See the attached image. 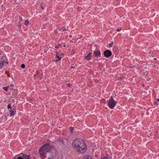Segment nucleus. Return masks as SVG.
<instances>
[{
    "label": "nucleus",
    "mask_w": 159,
    "mask_h": 159,
    "mask_svg": "<svg viewBox=\"0 0 159 159\" xmlns=\"http://www.w3.org/2000/svg\"><path fill=\"white\" fill-rule=\"evenodd\" d=\"M72 147L78 153H83L87 150L86 144L82 139L78 138L74 140L72 143Z\"/></svg>",
    "instance_id": "1"
},
{
    "label": "nucleus",
    "mask_w": 159,
    "mask_h": 159,
    "mask_svg": "<svg viewBox=\"0 0 159 159\" xmlns=\"http://www.w3.org/2000/svg\"><path fill=\"white\" fill-rule=\"evenodd\" d=\"M51 149V146L48 143H47L40 147L39 152L41 159L45 158L46 153L50 152Z\"/></svg>",
    "instance_id": "2"
},
{
    "label": "nucleus",
    "mask_w": 159,
    "mask_h": 159,
    "mask_svg": "<svg viewBox=\"0 0 159 159\" xmlns=\"http://www.w3.org/2000/svg\"><path fill=\"white\" fill-rule=\"evenodd\" d=\"M107 105L111 109H113L117 104V102L114 100L113 97L111 96L107 101Z\"/></svg>",
    "instance_id": "3"
},
{
    "label": "nucleus",
    "mask_w": 159,
    "mask_h": 159,
    "mask_svg": "<svg viewBox=\"0 0 159 159\" xmlns=\"http://www.w3.org/2000/svg\"><path fill=\"white\" fill-rule=\"evenodd\" d=\"M104 56L106 58H108L112 55V52L109 50H105L103 53Z\"/></svg>",
    "instance_id": "4"
},
{
    "label": "nucleus",
    "mask_w": 159,
    "mask_h": 159,
    "mask_svg": "<svg viewBox=\"0 0 159 159\" xmlns=\"http://www.w3.org/2000/svg\"><path fill=\"white\" fill-rule=\"evenodd\" d=\"M17 156H16L15 158L14 159H16ZM16 159H30V155L24 154L22 155V157H18Z\"/></svg>",
    "instance_id": "5"
},
{
    "label": "nucleus",
    "mask_w": 159,
    "mask_h": 159,
    "mask_svg": "<svg viewBox=\"0 0 159 159\" xmlns=\"http://www.w3.org/2000/svg\"><path fill=\"white\" fill-rule=\"evenodd\" d=\"M94 55L97 57H100L101 56V53L100 51L98 50L94 52Z\"/></svg>",
    "instance_id": "6"
},
{
    "label": "nucleus",
    "mask_w": 159,
    "mask_h": 159,
    "mask_svg": "<svg viewBox=\"0 0 159 159\" xmlns=\"http://www.w3.org/2000/svg\"><path fill=\"white\" fill-rule=\"evenodd\" d=\"M91 53H89L88 54V55L85 57V58L87 60L89 61L90 60L91 58Z\"/></svg>",
    "instance_id": "7"
},
{
    "label": "nucleus",
    "mask_w": 159,
    "mask_h": 159,
    "mask_svg": "<svg viewBox=\"0 0 159 159\" xmlns=\"http://www.w3.org/2000/svg\"><path fill=\"white\" fill-rule=\"evenodd\" d=\"M5 61L2 60L0 61V67H2L4 66V64L6 63Z\"/></svg>",
    "instance_id": "8"
},
{
    "label": "nucleus",
    "mask_w": 159,
    "mask_h": 159,
    "mask_svg": "<svg viewBox=\"0 0 159 159\" xmlns=\"http://www.w3.org/2000/svg\"><path fill=\"white\" fill-rule=\"evenodd\" d=\"M56 57H55L58 58V60H60L61 58V57H59L58 55V53L57 51H56Z\"/></svg>",
    "instance_id": "9"
},
{
    "label": "nucleus",
    "mask_w": 159,
    "mask_h": 159,
    "mask_svg": "<svg viewBox=\"0 0 159 159\" xmlns=\"http://www.w3.org/2000/svg\"><path fill=\"white\" fill-rule=\"evenodd\" d=\"M15 111H11V112H10V116L11 117L12 116L14 115L15 114Z\"/></svg>",
    "instance_id": "10"
},
{
    "label": "nucleus",
    "mask_w": 159,
    "mask_h": 159,
    "mask_svg": "<svg viewBox=\"0 0 159 159\" xmlns=\"http://www.w3.org/2000/svg\"><path fill=\"white\" fill-rule=\"evenodd\" d=\"M84 159H92L91 157L89 156H87L84 157Z\"/></svg>",
    "instance_id": "11"
},
{
    "label": "nucleus",
    "mask_w": 159,
    "mask_h": 159,
    "mask_svg": "<svg viewBox=\"0 0 159 159\" xmlns=\"http://www.w3.org/2000/svg\"><path fill=\"white\" fill-rule=\"evenodd\" d=\"M9 88V86L8 87H3V89L4 90L6 91H7V89Z\"/></svg>",
    "instance_id": "12"
},
{
    "label": "nucleus",
    "mask_w": 159,
    "mask_h": 159,
    "mask_svg": "<svg viewBox=\"0 0 159 159\" xmlns=\"http://www.w3.org/2000/svg\"><path fill=\"white\" fill-rule=\"evenodd\" d=\"M74 127H70V130L71 133H73V131L74 130Z\"/></svg>",
    "instance_id": "13"
},
{
    "label": "nucleus",
    "mask_w": 159,
    "mask_h": 159,
    "mask_svg": "<svg viewBox=\"0 0 159 159\" xmlns=\"http://www.w3.org/2000/svg\"><path fill=\"white\" fill-rule=\"evenodd\" d=\"M29 23V20H26L25 23H24V24L26 25H27Z\"/></svg>",
    "instance_id": "14"
},
{
    "label": "nucleus",
    "mask_w": 159,
    "mask_h": 159,
    "mask_svg": "<svg viewBox=\"0 0 159 159\" xmlns=\"http://www.w3.org/2000/svg\"><path fill=\"white\" fill-rule=\"evenodd\" d=\"M11 104L10 103L8 104L7 106V108L8 109H11Z\"/></svg>",
    "instance_id": "15"
},
{
    "label": "nucleus",
    "mask_w": 159,
    "mask_h": 159,
    "mask_svg": "<svg viewBox=\"0 0 159 159\" xmlns=\"http://www.w3.org/2000/svg\"><path fill=\"white\" fill-rule=\"evenodd\" d=\"M113 45V42H111L109 44V45L110 47H112Z\"/></svg>",
    "instance_id": "16"
},
{
    "label": "nucleus",
    "mask_w": 159,
    "mask_h": 159,
    "mask_svg": "<svg viewBox=\"0 0 159 159\" xmlns=\"http://www.w3.org/2000/svg\"><path fill=\"white\" fill-rule=\"evenodd\" d=\"M157 102H156L157 104V105L159 104V98H157Z\"/></svg>",
    "instance_id": "17"
},
{
    "label": "nucleus",
    "mask_w": 159,
    "mask_h": 159,
    "mask_svg": "<svg viewBox=\"0 0 159 159\" xmlns=\"http://www.w3.org/2000/svg\"><path fill=\"white\" fill-rule=\"evenodd\" d=\"M25 67V65L24 64H22L21 65V67L22 68H24Z\"/></svg>",
    "instance_id": "18"
},
{
    "label": "nucleus",
    "mask_w": 159,
    "mask_h": 159,
    "mask_svg": "<svg viewBox=\"0 0 159 159\" xmlns=\"http://www.w3.org/2000/svg\"><path fill=\"white\" fill-rule=\"evenodd\" d=\"M60 60H58V59H53V62H57L58 61H59Z\"/></svg>",
    "instance_id": "19"
},
{
    "label": "nucleus",
    "mask_w": 159,
    "mask_h": 159,
    "mask_svg": "<svg viewBox=\"0 0 159 159\" xmlns=\"http://www.w3.org/2000/svg\"><path fill=\"white\" fill-rule=\"evenodd\" d=\"M19 19L20 20L22 21V17L21 16H19Z\"/></svg>",
    "instance_id": "20"
},
{
    "label": "nucleus",
    "mask_w": 159,
    "mask_h": 159,
    "mask_svg": "<svg viewBox=\"0 0 159 159\" xmlns=\"http://www.w3.org/2000/svg\"><path fill=\"white\" fill-rule=\"evenodd\" d=\"M48 159H53V156H52L51 157H49Z\"/></svg>",
    "instance_id": "21"
},
{
    "label": "nucleus",
    "mask_w": 159,
    "mask_h": 159,
    "mask_svg": "<svg viewBox=\"0 0 159 159\" xmlns=\"http://www.w3.org/2000/svg\"><path fill=\"white\" fill-rule=\"evenodd\" d=\"M121 30V29H117L116 30V31H120V30Z\"/></svg>",
    "instance_id": "22"
},
{
    "label": "nucleus",
    "mask_w": 159,
    "mask_h": 159,
    "mask_svg": "<svg viewBox=\"0 0 159 159\" xmlns=\"http://www.w3.org/2000/svg\"><path fill=\"white\" fill-rule=\"evenodd\" d=\"M66 29H62V30L63 31H66Z\"/></svg>",
    "instance_id": "23"
},
{
    "label": "nucleus",
    "mask_w": 159,
    "mask_h": 159,
    "mask_svg": "<svg viewBox=\"0 0 159 159\" xmlns=\"http://www.w3.org/2000/svg\"><path fill=\"white\" fill-rule=\"evenodd\" d=\"M107 157H104L102 159H107Z\"/></svg>",
    "instance_id": "24"
},
{
    "label": "nucleus",
    "mask_w": 159,
    "mask_h": 159,
    "mask_svg": "<svg viewBox=\"0 0 159 159\" xmlns=\"http://www.w3.org/2000/svg\"><path fill=\"white\" fill-rule=\"evenodd\" d=\"M41 7L42 9H43L44 8V7H43V6L42 5H41Z\"/></svg>",
    "instance_id": "25"
},
{
    "label": "nucleus",
    "mask_w": 159,
    "mask_h": 159,
    "mask_svg": "<svg viewBox=\"0 0 159 159\" xmlns=\"http://www.w3.org/2000/svg\"><path fill=\"white\" fill-rule=\"evenodd\" d=\"M60 46V45H59L58 46H56L55 48H59V46Z\"/></svg>",
    "instance_id": "26"
},
{
    "label": "nucleus",
    "mask_w": 159,
    "mask_h": 159,
    "mask_svg": "<svg viewBox=\"0 0 159 159\" xmlns=\"http://www.w3.org/2000/svg\"><path fill=\"white\" fill-rule=\"evenodd\" d=\"M13 110L12 109H10V110H9V111L10 112H10H11V111H13Z\"/></svg>",
    "instance_id": "27"
},
{
    "label": "nucleus",
    "mask_w": 159,
    "mask_h": 159,
    "mask_svg": "<svg viewBox=\"0 0 159 159\" xmlns=\"http://www.w3.org/2000/svg\"><path fill=\"white\" fill-rule=\"evenodd\" d=\"M67 85L68 87H70V84H67Z\"/></svg>",
    "instance_id": "28"
},
{
    "label": "nucleus",
    "mask_w": 159,
    "mask_h": 159,
    "mask_svg": "<svg viewBox=\"0 0 159 159\" xmlns=\"http://www.w3.org/2000/svg\"><path fill=\"white\" fill-rule=\"evenodd\" d=\"M21 26V24H20L19 25H18L19 27H20V26Z\"/></svg>",
    "instance_id": "29"
},
{
    "label": "nucleus",
    "mask_w": 159,
    "mask_h": 159,
    "mask_svg": "<svg viewBox=\"0 0 159 159\" xmlns=\"http://www.w3.org/2000/svg\"><path fill=\"white\" fill-rule=\"evenodd\" d=\"M154 59H155V60H156V59H157V58H154Z\"/></svg>",
    "instance_id": "30"
},
{
    "label": "nucleus",
    "mask_w": 159,
    "mask_h": 159,
    "mask_svg": "<svg viewBox=\"0 0 159 159\" xmlns=\"http://www.w3.org/2000/svg\"><path fill=\"white\" fill-rule=\"evenodd\" d=\"M71 68H73V66H71Z\"/></svg>",
    "instance_id": "31"
},
{
    "label": "nucleus",
    "mask_w": 159,
    "mask_h": 159,
    "mask_svg": "<svg viewBox=\"0 0 159 159\" xmlns=\"http://www.w3.org/2000/svg\"><path fill=\"white\" fill-rule=\"evenodd\" d=\"M95 157H97V155H95Z\"/></svg>",
    "instance_id": "32"
},
{
    "label": "nucleus",
    "mask_w": 159,
    "mask_h": 159,
    "mask_svg": "<svg viewBox=\"0 0 159 159\" xmlns=\"http://www.w3.org/2000/svg\"><path fill=\"white\" fill-rule=\"evenodd\" d=\"M7 64H8V62H7Z\"/></svg>",
    "instance_id": "33"
}]
</instances>
